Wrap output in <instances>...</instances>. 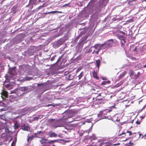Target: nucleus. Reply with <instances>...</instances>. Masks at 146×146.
Wrapping results in <instances>:
<instances>
[{
    "mask_svg": "<svg viewBox=\"0 0 146 146\" xmlns=\"http://www.w3.org/2000/svg\"><path fill=\"white\" fill-rule=\"evenodd\" d=\"M15 68H11L7 76V78L9 80H14L15 78L16 73L15 70Z\"/></svg>",
    "mask_w": 146,
    "mask_h": 146,
    "instance_id": "f257e3e1",
    "label": "nucleus"
},
{
    "mask_svg": "<svg viewBox=\"0 0 146 146\" xmlns=\"http://www.w3.org/2000/svg\"><path fill=\"white\" fill-rule=\"evenodd\" d=\"M111 111V110L107 109L101 111L99 112L98 116L99 117H100L101 119L108 118L109 117V112Z\"/></svg>",
    "mask_w": 146,
    "mask_h": 146,
    "instance_id": "f03ea898",
    "label": "nucleus"
},
{
    "mask_svg": "<svg viewBox=\"0 0 146 146\" xmlns=\"http://www.w3.org/2000/svg\"><path fill=\"white\" fill-rule=\"evenodd\" d=\"M113 44V40L112 39L106 41L104 44L106 48H109L111 47Z\"/></svg>",
    "mask_w": 146,
    "mask_h": 146,
    "instance_id": "7ed1b4c3",
    "label": "nucleus"
},
{
    "mask_svg": "<svg viewBox=\"0 0 146 146\" xmlns=\"http://www.w3.org/2000/svg\"><path fill=\"white\" fill-rule=\"evenodd\" d=\"M93 47L95 48V50H94L93 51L92 54H94L95 53L97 54H98L99 51L100 50V48L98 44H96Z\"/></svg>",
    "mask_w": 146,
    "mask_h": 146,
    "instance_id": "20e7f679",
    "label": "nucleus"
},
{
    "mask_svg": "<svg viewBox=\"0 0 146 146\" xmlns=\"http://www.w3.org/2000/svg\"><path fill=\"white\" fill-rule=\"evenodd\" d=\"M1 94V97L3 99H5L8 97V92L4 89L3 90Z\"/></svg>",
    "mask_w": 146,
    "mask_h": 146,
    "instance_id": "39448f33",
    "label": "nucleus"
},
{
    "mask_svg": "<svg viewBox=\"0 0 146 146\" xmlns=\"http://www.w3.org/2000/svg\"><path fill=\"white\" fill-rule=\"evenodd\" d=\"M106 102V100L103 98L96 99L95 101V103L97 104H104Z\"/></svg>",
    "mask_w": 146,
    "mask_h": 146,
    "instance_id": "423d86ee",
    "label": "nucleus"
},
{
    "mask_svg": "<svg viewBox=\"0 0 146 146\" xmlns=\"http://www.w3.org/2000/svg\"><path fill=\"white\" fill-rule=\"evenodd\" d=\"M112 144L110 141L101 143L99 144V146H112Z\"/></svg>",
    "mask_w": 146,
    "mask_h": 146,
    "instance_id": "0eeeda50",
    "label": "nucleus"
},
{
    "mask_svg": "<svg viewBox=\"0 0 146 146\" xmlns=\"http://www.w3.org/2000/svg\"><path fill=\"white\" fill-rule=\"evenodd\" d=\"M21 127L22 130L24 131H28L30 129V127L29 126L26 125L25 124L22 125Z\"/></svg>",
    "mask_w": 146,
    "mask_h": 146,
    "instance_id": "6e6552de",
    "label": "nucleus"
},
{
    "mask_svg": "<svg viewBox=\"0 0 146 146\" xmlns=\"http://www.w3.org/2000/svg\"><path fill=\"white\" fill-rule=\"evenodd\" d=\"M41 139L40 140V142L41 144H44L45 143H48V140L47 139L44 138H41Z\"/></svg>",
    "mask_w": 146,
    "mask_h": 146,
    "instance_id": "1a4fd4ad",
    "label": "nucleus"
},
{
    "mask_svg": "<svg viewBox=\"0 0 146 146\" xmlns=\"http://www.w3.org/2000/svg\"><path fill=\"white\" fill-rule=\"evenodd\" d=\"M40 115H38L37 116L34 117L33 119L31 120V121H29V122H31L33 121L38 120L39 119H41L42 117H40Z\"/></svg>",
    "mask_w": 146,
    "mask_h": 146,
    "instance_id": "9d476101",
    "label": "nucleus"
},
{
    "mask_svg": "<svg viewBox=\"0 0 146 146\" xmlns=\"http://www.w3.org/2000/svg\"><path fill=\"white\" fill-rule=\"evenodd\" d=\"M93 76V77L97 80H98L99 78L98 76L97 72H96L95 70H94L92 72Z\"/></svg>",
    "mask_w": 146,
    "mask_h": 146,
    "instance_id": "9b49d317",
    "label": "nucleus"
},
{
    "mask_svg": "<svg viewBox=\"0 0 146 146\" xmlns=\"http://www.w3.org/2000/svg\"><path fill=\"white\" fill-rule=\"evenodd\" d=\"M133 134H135V137L136 138L138 139L141 136V135L142 134L140 132H139L137 133H133Z\"/></svg>",
    "mask_w": 146,
    "mask_h": 146,
    "instance_id": "f8f14e48",
    "label": "nucleus"
},
{
    "mask_svg": "<svg viewBox=\"0 0 146 146\" xmlns=\"http://www.w3.org/2000/svg\"><path fill=\"white\" fill-rule=\"evenodd\" d=\"M62 13V12L61 11H52L51 12H48V13H44V14L46 15L48 14H53V13Z\"/></svg>",
    "mask_w": 146,
    "mask_h": 146,
    "instance_id": "ddd939ff",
    "label": "nucleus"
},
{
    "mask_svg": "<svg viewBox=\"0 0 146 146\" xmlns=\"http://www.w3.org/2000/svg\"><path fill=\"white\" fill-rule=\"evenodd\" d=\"M126 41L125 40V39H124L123 40H120V44L121 46L122 47L124 46L125 45V43H126Z\"/></svg>",
    "mask_w": 146,
    "mask_h": 146,
    "instance_id": "4468645a",
    "label": "nucleus"
},
{
    "mask_svg": "<svg viewBox=\"0 0 146 146\" xmlns=\"http://www.w3.org/2000/svg\"><path fill=\"white\" fill-rule=\"evenodd\" d=\"M20 126V125L17 122H15L14 125V129H17Z\"/></svg>",
    "mask_w": 146,
    "mask_h": 146,
    "instance_id": "2eb2a0df",
    "label": "nucleus"
},
{
    "mask_svg": "<svg viewBox=\"0 0 146 146\" xmlns=\"http://www.w3.org/2000/svg\"><path fill=\"white\" fill-rule=\"evenodd\" d=\"M140 73L139 72H138L137 74H134V75L133 76V78L134 79H137L139 77V75H140Z\"/></svg>",
    "mask_w": 146,
    "mask_h": 146,
    "instance_id": "dca6fc26",
    "label": "nucleus"
},
{
    "mask_svg": "<svg viewBox=\"0 0 146 146\" xmlns=\"http://www.w3.org/2000/svg\"><path fill=\"white\" fill-rule=\"evenodd\" d=\"M74 76L72 74H70L67 78V79L68 80H72L74 78Z\"/></svg>",
    "mask_w": 146,
    "mask_h": 146,
    "instance_id": "f3484780",
    "label": "nucleus"
},
{
    "mask_svg": "<svg viewBox=\"0 0 146 146\" xmlns=\"http://www.w3.org/2000/svg\"><path fill=\"white\" fill-rule=\"evenodd\" d=\"M96 66L99 69L100 63V60L98 59V60H96Z\"/></svg>",
    "mask_w": 146,
    "mask_h": 146,
    "instance_id": "a211bd4d",
    "label": "nucleus"
},
{
    "mask_svg": "<svg viewBox=\"0 0 146 146\" xmlns=\"http://www.w3.org/2000/svg\"><path fill=\"white\" fill-rule=\"evenodd\" d=\"M126 72L125 71H124L122 74H121L119 76L120 79H121L126 74Z\"/></svg>",
    "mask_w": 146,
    "mask_h": 146,
    "instance_id": "6ab92c4d",
    "label": "nucleus"
},
{
    "mask_svg": "<svg viewBox=\"0 0 146 146\" xmlns=\"http://www.w3.org/2000/svg\"><path fill=\"white\" fill-rule=\"evenodd\" d=\"M117 36L118 38L120 40H123V39L125 38L123 36L119 34H118L117 35Z\"/></svg>",
    "mask_w": 146,
    "mask_h": 146,
    "instance_id": "aec40b11",
    "label": "nucleus"
},
{
    "mask_svg": "<svg viewBox=\"0 0 146 146\" xmlns=\"http://www.w3.org/2000/svg\"><path fill=\"white\" fill-rule=\"evenodd\" d=\"M84 75V72H81L80 74L78 76V80H80L81 78Z\"/></svg>",
    "mask_w": 146,
    "mask_h": 146,
    "instance_id": "412c9836",
    "label": "nucleus"
},
{
    "mask_svg": "<svg viewBox=\"0 0 146 146\" xmlns=\"http://www.w3.org/2000/svg\"><path fill=\"white\" fill-rule=\"evenodd\" d=\"M49 136L51 137H55L57 136V134H56L55 133H52L49 135Z\"/></svg>",
    "mask_w": 146,
    "mask_h": 146,
    "instance_id": "4be33fe9",
    "label": "nucleus"
},
{
    "mask_svg": "<svg viewBox=\"0 0 146 146\" xmlns=\"http://www.w3.org/2000/svg\"><path fill=\"white\" fill-rule=\"evenodd\" d=\"M110 83V81H103L101 83V85H105L107 84H109Z\"/></svg>",
    "mask_w": 146,
    "mask_h": 146,
    "instance_id": "5701e85b",
    "label": "nucleus"
},
{
    "mask_svg": "<svg viewBox=\"0 0 146 146\" xmlns=\"http://www.w3.org/2000/svg\"><path fill=\"white\" fill-rule=\"evenodd\" d=\"M134 72L133 70H130L129 72V74L130 76H133L134 74Z\"/></svg>",
    "mask_w": 146,
    "mask_h": 146,
    "instance_id": "b1692460",
    "label": "nucleus"
},
{
    "mask_svg": "<svg viewBox=\"0 0 146 146\" xmlns=\"http://www.w3.org/2000/svg\"><path fill=\"white\" fill-rule=\"evenodd\" d=\"M127 146H133L134 145V143H131L130 141L129 143H128L127 144Z\"/></svg>",
    "mask_w": 146,
    "mask_h": 146,
    "instance_id": "393cba45",
    "label": "nucleus"
},
{
    "mask_svg": "<svg viewBox=\"0 0 146 146\" xmlns=\"http://www.w3.org/2000/svg\"><path fill=\"white\" fill-rule=\"evenodd\" d=\"M57 140H51L50 141H48V143L49 144H50L51 143H52L55 142H56Z\"/></svg>",
    "mask_w": 146,
    "mask_h": 146,
    "instance_id": "a878e982",
    "label": "nucleus"
},
{
    "mask_svg": "<svg viewBox=\"0 0 146 146\" xmlns=\"http://www.w3.org/2000/svg\"><path fill=\"white\" fill-rule=\"evenodd\" d=\"M28 89V88L27 87H23L21 88V89L22 90H23L24 91H25L27 90Z\"/></svg>",
    "mask_w": 146,
    "mask_h": 146,
    "instance_id": "bb28decb",
    "label": "nucleus"
},
{
    "mask_svg": "<svg viewBox=\"0 0 146 146\" xmlns=\"http://www.w3.org/2000/svg\"><path fill=\"white\" fill-rule=\"evenodd\" d=\"M0 118H1L2 119H5V117L4 115H0Z\"/></svg>",
    "mask_w": 146,
    "mask_h": 146,
    "instance_id": "cd10ccee",
    "label": "nucleus"
},
{
    "mask_svg": "<svg viewBox=\"0 0 146 146\" xmlns=\"http://www.w3.org/2000/svg\"><path fill=\"white\" fill-rule=\"evenodd\" d=\"M26 79L27 80H29L32 79V77H27L26 78Z\"/></svg>",
    "mask_w": 146,
    "mask_h": 146,
    "instance_id": "c85d7f7f",
    "label": "nucleus"
},
{
    "mask_svg": "<svg viewBox=\"0 0 146 146\" xmlns=\"http://www.w3.org/2000/svg\"><path fill=\"white\" fill-rule=\"evenodd\" d=\"M82 69V68H81V67H79V68H78L77 70H76V73H77L78 72H79L80 70H81Z\"/></svg>",
    "mask_w": 146,
    "mask_h": 146,
    "instance_id": "c756f323",
    "label": "nucleus"
},
{
    "mask_svg": "<svg viewBox=\"0 0 146 146\" xmlns=\"http://www.w3.org/2000/svg\"><path fill=\"white\" fill-rule=\"evenodd\" d=\"M63 55H62L61 56H60L58 60V61H60L61 59L63 57Z\"/></svg>",
    "mask_w": 146,
    "mask_h": 146,
    "instance_id": "7c9ffc66",
    "label": "nucleus"
},
{
    "mask_svg": "<svg viewBox=\"0 0 146 146\" xmlns=\"http://www.w3.org/2000/svg\"><path fill=\"white\" fill-rule=\"evenodd\" d=\"M33 137H29L27 139V141L28 142L29 140H31L32 139Z\"/></svg>",
    "mask_w": 146,
    "mask_h": 146,
    "instance_id": "2f4dec72",
    "label": "nucleus"
},
{
    "mask_svg": "<svg viewBox=\"0 0 146 146\" xmlns=\"http://www.w3.org/2000/svg\"><path fill=\"white\" fill-rule=\"evenodd\" d=\"M50 106H52L53 107H55V105H53L52 104H48L46 106L47 107H49Z\"/></svg>",
    "mask_w": 146,
    "mask_h": 146,
    "instance_id": "473e14b6",
    "label": "nucleus"
},
{
    "mask_svg": "<svg viewBox=\"0 0 146 146\" xmlns=\"http://www.w3.org/2000/svg\"><path fill=\"white\" fill-rule=\"evenodd\" d=\"M127 133H128L129 134V135H131V134H132V133L130 131H127Z\"/></svg>",
    "mask_w": 146,
    "mask_h": 146,
    "instance_id": "72a5a7b5",
    "label": "nucleus"
},
{
    "mask_svg": "<svg viewBox=\"0 0 146 146\" xmlns=\"http://www.w3.org/2000/svg\"><path fill=\"white\" fill-rule=\"evenodd\" d=\"M70 4V3H68L67 4H65L62 7H63L65 6H67L69 7H70V6L69 5Z\"/></svg>",
    "mask_w": 146,
    "mask_h": 146,
    "instance_id": "f704fd0d",
    "label": "nucleus"
},
{
    "mask_svg": "<svg viewBox=\"0 0 146 146\" xmlns=\"http://www.w3.org/2000/svg\"><path fill=\"white\" fill-rule=\"evenodd\" d=\"M140 121H139L138 120H137L136 121V123L137 124H140Z\"/></svg>",
    "mask_w": 146,
    "mask_h": 146,
    "instance_id": "c9c22d12",
    "label": "nucleus"
},
{
    "mask_svg": "<svg viewBox=\"0 0 146 146\" xmlns=\"http://www.w3.org/2000/svg\"><path fill=\"white\" fill-rule=\"evenodd\" d=\"M142 138H143L145 139H146V134L144 135H143L142 137Z\"/></svg>",
    "mask_w": 146,
    "mask_h": 146,
    "instance_id": "e433bc0d",
    "label": "nucleus"
},
{
    "mask_svg": "<svg viewBox=\"0 0 146 146\" xmlns=\"http://www.w3.org/2000/svg\"><path fill=\"white\" fill-rule=\"evenodd\" d=\"M43 83H41V84H37L38 86H43Z\"/></svg>",
    "mask_w": 146,
    "mask_h": 146,
    "instance_id": "4c0bfd02",
    "label": "nucleus"
},
{
    "mask_svg": "<svg viewBox=\"0 0 146 146\" xmlns=\"http://www.w3.org/2000/svg\"><path fill=\"white\" fill-rule=\"evenodd\" d=\"M110 108V109H113V108H115V106H114V105H113V106H110V107H109Z\"/></svg>",
    "mask_w": 146,
    "mask_h": 146,
    "instance_id": "58836bf2",
    "label": "nucleus"
},
{
    "mask_svg": "<svg viewBox=\"0 0 146 146\" xmlns=\"http://www.w3.org/2000/svg\"><path fill=\"white\" fill-rule=\"evenodd\" d=\"M10 86H11V84H9L7 85L6 87L7 88H9Z\"/></svg>",
    "mask_w": 146,
    "mask_h": 146,
    "instance_id": "ea45409f",
    "label": "nucleus"
},
{
    "mask_svg": "<svg viewBox=\"0 0 146 146\" xmlns=\"http://www.w3.org/2000/svg\"><path fill=\"white\" fill-rule=\"evenodd\" d=\"M120 143H116V144H112V146H115V145H120Z\"/></svg>",
    "mask_w": 146,
    "mask_h": 146,
    "instance_id": "a19ab883",
    "label": "nucleus"
},
{
    "mask_svg": "<svg viewBox=\"0 0 146 146\" xmlns=\"http://www.w3.org/2000/svg\"><path fill=\"white\" fill-rule=\"evenodd\" d=\"M54 58H55V57L54 56H53L52 57L51 59V61H53L54 59Z\"/></svg>",
    "mask_w": 146,
    "mask_h": 146,
    "instance_id": "79ce46f5",
    "label": "nucleus"
},
{
    "mask_svg": "<svg viewBox=\"0 0 146 146\" xmlns=\"http://www.w3.org/2000/svg\"><path fill=\"white\" fill-rule=\"evenodd\" d=\"M133 51H135L136 52H137V47L136 46L135 48L133 49Z\"/></svg>",
    "mask_w": 146,
    "mask_h": 146,
    "instance_id": "37998d69",
    "label": "nucleus"
},
{
    "mask_svg": "<svg viewBox=\"0 0 146 146\" xmlns=\"http://www.w3.org/2000/svg\"><path fill=\"white\" fill-rule=\"evenodd\" d=\"M37 132V133H38V134H40V133H42V131H39Z\"/></svg>",
    "mask_w": 146,
    "mask_h": 146,
    "instance_id": "c03bdc74",
    "label": "nucleus"
},
{
    "mask_svg": "<svg viewBox=\"0 0 146 146\" xmlns=\"http://www.w3.org/2000/svg\"><path fill=\"white\" fill-rule=\"evenodd\" d=\"M14 141H13L11 144V146H14Z\"/></svg>",
    "mask_w": 146,
    "mask_h": 146,
    "instance_id": "a18cd8bd",
    "label": "nucleus"
},
{
    "mask_svg": "<svg viewBox=\"0 0 146 146\" xmlns=\"http://www.w3.org/2000/svg\"><path fill=\"white\" fill-rule=\"evenodd\" d=\"M4 108H3V109H1L0 110V111H3L5 110H4Z\"/></svg>",
    "mask_w": 146,
    "mask_h": 146,
    "instance_id": "49530a36",
    "label": "nucleus"
},
{
    "mask_svg": "<svg viewBox=\"0 0 146 146\" xmlns=\"http://www.w3.org/2000/svg\"><path fill=\"white\" fill-rule=\"evenodd\" d=\"M125 134V133H123L121 134L120 135H119V136H120V135H121L122 134Z\"/></svg>",
    "mask_w": 146,
    "mask_h": 146,
    "instance_id": "de8ad7c7",
    "label": "nucleus"
},
{
    "mask_svg": "<svg viewBox=\"0 0 146 146\" xmlns=\"http://www.w3.org/2000/svg\"><path fill=\"white\" fill-rule=\"evenodd\" d=\"M37 134H38V133H37H37H35L34 134V135L35 136Z\"/></svg>",
    "mask_w": 146,
    "mask_h": 146,
    "instance_id": "09e8293b",
    "label": "nucleus"
},
{
    "mask_svg": "<svg viewBox=\"0 0 146 146\" xmlns=\"http://www.w3.org/2000/svg\"><path fill=\"white\" fill-rule=\"evenodd\" d=\"M101 96V93H100L98 95V96Z\"/></svg>",
    "mask_w": 146,
    "mask_h": 146,
    "instance_id": "8fccbe9b",
    "label": "nucleus"
},
{
    "mask_svg": "<svg viewBox=\"0 0 146 146\" xmlns=\"http://www.w3.org/2000/svg\"><path fill=\"white\" fill-rule=\"evenodd\" d=\"M143 67L144 68H145L146 67V64L144 65L143 66Z\"/></svg>",
    "mask_w": 146,
    "mask_h": 146,
    "instance_id": "3c124183",
    "label": "nucleus"
},
{
    "mask_svg": "<svg viewBox=\"0 0 146 146\" xmlns=\"http://www.w3.org/2000/svg\"><path fill=\"white\" fill-rule=\"evenodd\" d=\"M50 120L51 121H53L54 120V119H51Z\"/></svg>",
    "mask_w": 146,
    "mask_h": 146,
    "instance_id": "603ef678",
    "label": "nucleus"
},
{
    "mask_svg": "<svg viewBox=\"0 0 146 146\" xmlns=\"http://www.w3.org/2000/svg\"><path fill=\"white\" fill-rule=\"evenodd\" d=\"M137 0H131V2L136 1Z\"/></svg>",
    "mask_w": 146,
    "mask_h": 146,
    "instance_id": "864d4df0",
    "label": "nucleus"
},
{
    "mask_svg": "<svg viewBox=\"0 0 146 146\" xmlns=\"http://www.w3.org/2000/svg\"><path fill=\"white\" fill-rule=\"evenodd\" d=\"M133 120L131 121L130 122V123H133Z\"/></svg>",
    "mask_w": 146,
    "mask_h": 146,
    "instance_id": "5fc2aeb1",
    "label": "nucleus"
},
{
    "mask_svg": "<svg viewBox=\"0 0 146 146\" xmlns=\"http://www.w3.org/2000/svg\"><path fill=\"white\" fill-rule=\"evenodd\" d=\"M92 90H95V89L94 88H93L92 89Z\"/></svg>",
    "mask_w": 146,
    "mask_h": 146,
    "instance_id": "6e6d98bb",
    "label": "nucleus"
},
{
    "mask_svg": "<svg viewBox=\"0 0 146 146\" xmlns=\"http://www.w3.org/2000/svg\"><path fill=\"white\" fill-rule=\"evenodd\" d=\"M121 33L123 34H125V33L123 32H121Z\"/></svg>",
    "mask_w": 146,
    "mask_h": 146,
    "instance_id": "4d7b16f0",
    "label": "nucleus"
},
{
    "mask_svg": "<svg viewBox=\"0 0 146 146\" xmlns=\"http://www.w3.org/2000/svg\"><path fill=\"white\" fill-rule=\"evenodd\" d=\"M140 117L141 118V120L142 119H143V117H142L141 116V117Z\"/></svg>",
    "mask_w": 146,
    "mask_h": 146,
    "instance_id": "13d9d810",
    "label": "nucleus"
},
{
    "mask_svg": "<svg viewBox=\"0 0 146 146\" xmlns=\"http://www.w3.org/2000/svg\"><path fill=\"white\" fill-rule=\"evenodd\" d=\"M143 1L146 2V0H143Z\"/></svg>",
    "mask_w": 146,
    "mask_h": 146,
    "instance_id": "bf43d9fd",
    "label": "nucleus"
},
{
    "mask_svg": "<svg viewBox=\"0 0 146 146\" xmlns=\"http://www.w3.org/2000/svg\"><path fill=\"white\" fill-rule=\"evenodd\" d=\"M114 19V21H115L116 20V19Z\"/></svg>",
    "mask_w": 146,
    "mask_h": 146,
    "instance_id": "052dcab7",
    "label": "nucleus"
},
{
    "mask_svg": "<svg viewBox=\"0 0 146 146\" xmlns=\"http://www.w3.org/2000/svg\"><path fill=\"white\" fill-rule=\"evenodd\" d=\"M53 146H56L54 145H53Z\"/></svg>",
    "mask_w": 146,
    "mask_h": 146,
    "instance_id": "680f3d73",
    "label": "nucleus"
},
{
    "mask_svg": "<svg viewBox=\"0 0 146 146\" xmlns=\"http://www.w3.org/2000/svg\"><path fill=\"white\" fill-rule=\"evenodd\" d=\"M4 1V0H3L2 1Z\"/></svg>",
    "mask_w": 146,
    "mask_h": 146,
    "instance_id": "e2e57ef3",
    "label": "nucleus"
},
{
    "mask_svg": "<svg viewBox=\"0 0 146 146\" xmlns=\"http://www.w3.org/2000/svg\"><path fill=\"white\" fill-rule=\"evenodd\" d=\"M134 58L135 59H136V58Z\"/></svg>",
    "mask_w": 146,
    "mask_h": 146,
    "instance_id": "0e129e2a",
    "label": "nucleus"
},
{
    "mask_svg": "<svg viewBox=\"0 0 146 146\" xmlns=\"http://www.w3.org/2000/svg\"><path fill=\"white\" fill-rule=\"evenodd\" d=\"M127 140V139H126V140H125V141H126Z\"/></svg>",
    "mask_w": 146,
    "mask_h": 146,
    "instance_id": "69168bd1",
    "label": "nucleus"
},
{
    "mask_svg": "<svg viewBox=\"0 0 146 146\" xmlns=\"http://www.w3.org/2000/svg\"><path fill=\"white\" fill-rule=\"evenodd\" d=\"M129 122H127V123H129Z\"/></svg>",
    "mask_w": 146,
    "mask_h": 146,
    "instance_id": "338daca9",
    "label": "nucleus"
}]
</instances>
